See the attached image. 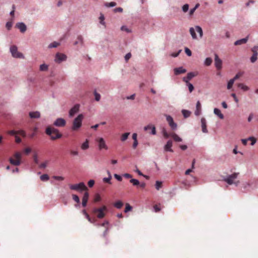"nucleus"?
<instances>
[{
    "label": "nucleus",
    "mask_w": 258,
    "mask_h": 258,
    "mask_svg": "<svg viewBox=\"0 0 258 258\" xmlns=\"http://www.w3.org/2000/svg\"><path fill=\"white\" fill-rule=\"evenodd\" d=\"M107 212V208L104 205L99 208H94L92 210V213L96 215V216H97V218L99 219L104 218Z\"/></svg>",
    "instance_id": "obj_1"
},
{
    "label": "nucleus",
    "mask_w": 258,
    "mask_h": 258,
    "mask_svg": "<svg viewBox=\"0 0 258 258\" xmlns=\"http://www.w3.org/2000/svg\"><path fill=\"white\" fill-rule=\"evenodd\" d=\"M45 133H46V135L48 136H50V137H51V139L52 140L59 139L62 136V135H61V134L58 132L57 129L54 127H47L46 130H45Z\"/></svg>",
    "instance_id": "obj_2"
},
{
    "label": "nucleus",
    "mask_w": 258,
    "mask_h": 258,
    "mask_svg": "<svg viewBox=\"0 0 258 258\" xmlns=\"http://www.w3.org/2000/svg\"><path fill=\"white\" fill-rule=\"evenodd\" d=\"M83 119V115L82 114H80L73 120L72 122V130L74 131H78L79 128L82 125V120Z\"/></svg>",
    "instance_id": "obj_3"
},
{
    "label": "nucleus",
    "mask_w": 258,
    "mask_h": 258,
    "mask_svg": "<svg viewBox=\"0 0 258 258\" xmlns=\"http://www.w3.org/2000/svg\"><path fill=\"white\" fill-rule=\"evenodd\" d=\"M238 175L239 173H234L233 174H231L224 178V181L227 182L229 185H232L234 184L236 186H237L239 183V180L234 181V180L237 178V176Z\"/></svg>",
    "instance_id": "obj_4"
},
{
    "label": "nucleus",
    "mask_w": 258,
    "mask_h": 258,
    "mask_svg": "<svg viewBox=\"0 0 258 258\" xmlns=\"http://www.w3.org/2000/svg\"><path fill=\"white\" fill-rule=\"evenodd\" d=\"M21 158H22V154L20 152H16L13 155V157L9 159V161L13 166H19L21 164Z\"/></svg>",
    "instance_id": "obj_5"
},
{
    "label": "nucleus",
    "mask_w": 258,
    "mask_h": 258,
    "mask_svg": "<svg viewBox=\"0 0 258 258\" xmlns=\"http://www.w3.org/2000/svg\"><path fill=\"white\" fill-rule=\"evenodd\" d=\"M69 188H70L71 190L78 192L87 190V187L83 182H80L79 184H69Z\"/></svg>",
    "instance_id": "obj_6"
},
{
    "label": "nucleus",
    "mask_w": 258,
    "mask_h": 258,
    "mask_svg": "<svg viewBox=\"0 0 258 258\" xmlns=\"http://www.w3.org/2000/svg\"><path fill=\"white\" fill-rule=\"evenodd\" d=\"M10 52H11L12 55L13 57L23 58V54L18 51L17 47L15 45H13L10 47Z\"/></svg>",
    "instance_id": "obj_7"
},
{
    "label": "nucleus",
    "mask_w": 258,
    "mask_h": 258,
    "mask_svg": "<svg viewBox=\"0 0 258 258\" xmlns=\"http://www.w3.org/2000/svg\"><path fill=\"white\" fill-rule=\"evenodd\" d=\"M251 52H252V56L250 58V62L254 63L257 60V56H258V46L257 45L251 48Z\"/></svg>",
    "instance_id": "obj_8"
},
{
    "label": "nucleus",
    "mask_w": 258,
    "mask_h": 258,
    "mask_svg": "<svg viewBox=\"0 0 258 258\" xmlns=\"http://www.w3.org/2000/svg\"><path fill=\"white\" fill-rule=\"evenodd\" d=\"M96 142L98 143L99 149H107V146L105 145V141L102 138H96Z\"/></svg>",
    "instance_id": "obj_9"
},
{
    "label": "nucleus",
    "mask_w": 258,
    "mask_h": 258,
    "mask_svg": "<svg viewBox=\"0 0 258 258\" xmlns=\"http://www.w3.org/2000/svg\"><path fill=\"white\" fill-rule=\"evenodd\" d=\"M9 135L11 136H16L18 135L21 136L23 138H25L26 137V133H25V132L24 130H18V131H14V130H11L9 131Z\"/></svg>",
    "instance_id": "obj_10"
},
{
    "label": "nucleus",
    "mask_w": 258,
    "mask_h": 258,
    "mask_svg": "<svg viewBox=\"0 0 258 258\" xmlns=\"http://www.w3.org/2000/svg\"><path fill=\"white\" fill-rule=\"evenodd\" d=\"M165 117H166V120H167L169 126H170L172 130H175L177 127V124L173 120L172 117L167 115H165Z\"/></svg>",
    "instance_id": "obj_11"
},
{
    "label": "nucleus",
    "mask_w": 258,
    "mask_h": 258,
    "mask_svg": "<svg viewBox=\"0 0 258 258\" xmlns=\"http://www.w3.org/2000/svg\"><path fill=\"white\" fill-rule=\"evenodd\" d=\"M67 56L64 54L57 53L55 55V59H54V61L60 63L61 61L65 60Z\"/></svg>",
    "instance_id": "obj_12"
},
{
    "label": "nucleus",
    "mask_w": 258,
    "mask_h": 258,
    "mask_svg": "<svg viewBox=\"0 0 258 258\" xmlns=\"http://www.w3.org/2000/svg\"><path fill=\"white\" fill-rule=\"evenodd\" d=\"M215 66L217 70L220 71L222 68V60L217 54H215Z\"/></svg>",
    "instance_id": "obj_13"
},
{
    "label": "nucleus",
    "mask_w": 258,
    "mask_h": 258,
    "mask_svg": "<svg viewBox=\"0 0 258 258\" xmlns=\"http://www.w3.org/2000/svg\"><path fill=\"white\" fill-rule=\"evenodd\" d=\"M80 108V105L78 104H75L72 109L69 110V117H72L75 115L76 113H78L79 111V109Z\"/></svg>",
    "instance_id": "obj_14"
},
{
    "label": "nucleus",
    "mask_w": 258,
    "mask_h": 258,
    "mask_svg": "<svg viewBox=\"0 0 258 258\" xmlns=\"http://www.w3.org/2000/svg\"><path fill=\"white\" fill-rule=\"evenodd\" d=\"M65 124H66V121L61 118L56 119L54 122V125L55 126H64Z\"/></svg>",
    "instance_id": "obj_15"
},
{
    "label": "nucleus",
    "mask_w": 258,
    "mask_h": 258,
    "mask_svg": "<svg viewBox=\"0 0 258 258\" xmlns=\"http://www.w3.org/2000/svg\"><path fill=\"white\" fill-rule=\"evenodd\" d=\"M172 147V142L171 140H168L165 146H164V150L165 152H172L173 150L171 149Z\"/></svg>",
    "instance_id": "obj_16"
},
{
    "label": "nucleus",
    "mask_w": 258,
    "mask_h": 258,
    "mask_svg": "<svg viewBox=\"0 0 258 258\" xmlns=\"http://www.w3.org/2000/svg\"><path fill=\"white\" fill-rule=\"evenodd\" d=\"M89 198V194L87 192H85L84 194V196H83L82 198V206L83 207H85L87 206V201H88Z\"/></svg>",
    "instance_id": "obj_17"
},
{
    "label": "nucleus",
    "mask_w": 258,
    "mask_h": 258,
    "mask_svg": "<svg viewBox=\"0 0 258 258\" xmlns=\"http://www.w3.org/2000/svg\"><path fill=\"white\" fill-rule=\"evenodd\" d=\"M186 70L181 67L176 68L175 69H174V73H175V75H179L180 74H184Z\"/></svg>",
    "instance_id": "obj_18"
},
{
    "label": "nucleus",
    "mask_w": 258,
    "mask_h": 258,
    "mask_svg": "<svg viewBox=\"0 0 258 258\" xmlns=\"http://www.w3.org/2000/svg\"><path fill=\"white\" fill-rule=\"evenodd\" d=\"M16 27L19 29V30H20V32L22 33H24L26 31V26H25L23 23H18L16 24Z\"/></svg>",
    "instance_id": "obj_19"
},
{
    "label": "nucleus",
    "mask_w": 258,
    "mask_h": 258,
    "mask_svg": "<svg viewBox=\"0 0 258 258\" xmlns=\"http://www.w3.org/2000/svg\"><path fill=\"white\" fill-rule=\"evenodd\" d=\"M148 130H151V134L153 135H155L156 134L155 127L153 125H147V126L144 127V131H148Z\"/></svg>",
    "instance_id": "obj_20"
},
{
    "label": "nucleus",
    "mask_w": 258,
    "mask_h": 258,
    "mask_svg": "<svg viewBox=\"0 0 258 258\" xmlns=\"http://www.w3.org/2000/svg\"><path fill=\"white\" fill-rule=\"evenodd\" d=\"M29 115L32 119L39 118H40V112L38 111L30 112Z\"/></svg>",
    "instance_id": "obj_21"
},
{
    "label": "nucleus",
    "mask_w": 258,
    "mask_h": 258,
    "mask_svg": "<svg viewBox=\"0 0 258 258\" xmlns=\"http://www.w3.org/2000/svg\"><path fill=\"white\" fill-rule=\"evenodd\" d=\"M201 123H202V132L204 133H207V125H206V119L204 117H202V119H201Z\"/></svg>",
    "instance_id": "obj_22"
},
{
    "label": "nucleus",
    "mask_w": 258,
    "mask_h": 258,
    "mask_svg": "<svg viewBox=\"0 0 258 258\" xmlns=\"http://www.w3.org/2000/svg\"><path fill=\"white\" fill-rule=\"evenodd\" d=\"M247 40H248L247 37L242 38L241 39H239V40L236 41L235 42H234V45L236 46H237V45H240L241 44H244V43H246Z\"/></svg>",
    "instance_id": "obj_23"
},
{
    "label": "nucleus",
    "mask_w": 258,
    "mask_h": 258,
    "mask_svg": "<svg viewBox=\"0 0 258 258\" xmlns=\"http://www.w3.org/2000/svg\"><path fill=\"white\" fill-rule=\"evenodd\" d=\"M201 103H200L199 101L197 102V104H196V110L195 111V114L197 116H199L201 114Z\"/></svg>",
    "instance_id": "obj_24"
},
{
    "label": "nucleus",
    "mask_w": 258,
    "mask_h": 258,
    "mask_svg": "<svg viewBox=\"0 0 258 258\" xmlns=\"http://www.w3.org/2000/svg\"><path fill=\"white\" fill-rule=\"evenodd\" d=\"M214 113L217 115L221 119H223L224 117L223 114L221 113V111L218 108H215V109H214Z\"/></svg>",
    "instance_id": "obj_25"
},
{
    "label": "nucleus",
    "mask_w": 258,
    "mask_h": 258,
    "mask_svg": "<svg viewBox=\"0 0 258 258\" xmlns=\"http://www.w3.org/2000/svg\"><path fill=\"white\" fill-rule=\"evenodd\" d=\"M171 137L173 138L174 141H175L176 142H181V139L173 132L171 133Z\"/></svg>",
    "instance_id": "obj_26"
},
{
    "label": "nucleus",
    "mask_w": 258,
    "mask_h": 258,
    "mask_svg": "<svg viewBox=\"0 0 258 258\" xmlns=\"http://www.w3.org/2000/svg\"><path fill=\"white\" fill-rule=\"evenodd\" d=\"M107 174H108L109 176L108 177H104L103 178V181H104L105 183L111 184L110 180L112 178V176H111L110 172L109 171H107Z\"/></svg>",
    "instance_id": "obj_27"
},
{
    "label": "nucleus",
    "mask_w": 258,
    "mask_h": 258,
    "mask_svg": "<svg viewBox=\"0 0 258 258\" xmlns=\"http://www.w3.org/2000/svg\"><path fill=\"white\" fill-rule=\"evenodd\" d=\"M198 75L197 73H189L187 74V77H184V78H186L187 79V80H190L192 78Z\"/></svg>",
    "instance_id": "obj_28"
},
{
    "label": "nucleus",
    "mask_w": 258,
    "mask_h": 258,
    "mask_svg": "<svg viewBox=\"0 0 258 258\" xmlns=\"http://www.w3.org/2000/svg\"><path fill=\"white\" fill-rule=\"evenodd\" d=\"M81 148H82V149L84 150H86L87 149H88V148H89V141H88V139H87L86 141H85V142L83 143V144L82 145V147H81Z\"/></svg>",
    "instance_id": "obj_29"
},
{
    "label": "nucleus",
    "mask_w": 258,
    "mask_h": 258,
    "mask_svg": "<svg viewBox=\"0 0 258 258\" xmlns=\"http://www.w3.org/2000/svg\"><path fill=\"white\" fill-rule=\"evenodd\" d=\"M194 29L195 31H196V32H197L199 34V36H200V38H202L203 36V32L202 29H201V27L199 26H196V28H195Z\"/></svg>",
    "instance_id": "obj_30"
},
{
    "label": "nucleus",
    "mask_w": 258,
    "mask_h": 258,
    "mask_svg": "<svg viewBox=\"0 0 258 258\" xmlns=\"http://www.w3.org/2000/svg\"><path fill=\"white\" fill-rule=\"evenodd\" d=\"M237 87L241 89V90H242L244 91H247L248 90V87L244 85L243 83H239L238 84H237Z\"/></svg>",
    "instance_id": "obj_31"
},
{
    "label": "nucleus",
    "mask_w": 258,
    "mask_h": 258,
    "mask_svg": "<svg viewBox=\"0 0 258 258\" xmlns=\"http://www.w3.org/2000/svg\"><path fill=\"white\" fill-rule=\"evenodd\" d=\"M59 45H60V42L54 41V42L50 43L49 45H48V48H55Z\"/></svg>",
    "instance_id": "obj_32"
},
{
    "label": "nucleus",
    "mask_w": 258,
    "mask_h": 258,
    "mask_svg": "<svg viewBox=\"0 0 258 258\" xmlns=\"http://www.w3.org/2000/svg\"><path fill=\"white\" fill-rule=\"evenodd\" d=\"M162 135H163V137L165 139H168L169 137H171V133H168L165 130V129H163L162 130Z\"/></svg>",
    "instance_id": "obj_33"
},
{
    "label": "nucleus",
    "mask_w": 258,
    "mask_h": 258,
    "mask_svg": "<svg viewBox=\"0 0 258 258\" xmlns=\"http://www.w3.org/2000/svg\"><path fill=\"white\" fill-rule=\"evenodd\" d=\"M107 225H108V222H107V221L100 224V226H101L102 227H104L106 228V229H105V231L104 232V236H105L107 234L108 228L106 227V226H107Z\"/></svg>",
    "instance_id": "obj_34"
},
{
    "label": "nucleus",
    "mask_w": 258,
    "mask_h": 258,
    "mask_svg": "<svg viewBox=\"0 0 258 258\" xmlns=\"http://www.w3.org/2000/svg\"><path fill=\"white\" fill-rule=\"evenodd\" d=\"M212 63V59L210 57H207L205 60V65L206 66H209Z\"/></svg>",
    "instance_id": "obj_35"
},
{
    "label": "nucleus",
    "mask_w": 258,
    "mask_h": 258,
    "mask_svg": "<svg viewBox=\"0 0 258 258\" xmlns=\"http://www.w3.org/2000/svg\"><path fill=\"white\" fill-rule=\"evenodd\" d=\"M189 32L190 34H191V37H192V39H197V36L196 34L195 33V29L194 28H190Z\"/></svg>",
    "instance_id": "obj_36"
},
{
    "label": "nucleus",
    "mask_w": 258,
    "mask_h": 258,
    "mask_svg": "<svg viewBox=\"0 0 258 258\" xmlns=\"http://www.w3.org/2000/svg\"><path fill=\"white\" fill-rule=\"evenodd\" d=\"M130 182L135 186H138L139 184H140L138 180L134 178L131 179V180H130Z\"/></svg>",
    "instance_id": "obj_37"
},
{
    "label": "nucleus",
    "mask_w": 258,
    "mask_h": 258,
    "mask_svg": "<svg viewBox=\"0 0 258 258\" xmlns=\"http://www.w3.org/2000/svg\"><path fill=\"white\" fill-rule=\"evenodd\" d=\"M181 113H182V115L184 116V118H187L190 114V111L186 110H182V111H181Z\"/></svg>",
    "instance_id": "obj_38"
},
{
    "label": "nucleus",
    "mask_w": 258,
    "mask_h": 258,
    "mask_svg": "<svg viewBox=\"0 0 258 258\" xmlns=\"http://www.w3.org/2000/svg\"><path fill=\"white\" fill-rule=\"evenodd\" d=\"M47 69H48V66L45 63L40 65V67H39L40 71H47Z\"/></svg>",
    "instance_id": "obj_39"
},
{
    "label": "nucleus",
    "mask_w": 258,
    "mask_h": 258,
    "mask_svg": "<svg viewBox=\"0 0 258 258\" xmlns=\"http://www.w3.org/2000/svg\"><path fill=\"white\" fill-rule=\"evenodd\" d=\"M40 179L42 181H46L48 180L49 176L48 175H47L46 174H43L41 175Z\"/></svg>",
    "instance_id": "obj_40"
},
{
    "label": "nucleus",
    "mask_w": 258,
    "mask_h": 258,
    "mask_svg": "<svg viewBox=\"0 0 258 258\" xmlns=\"http://www.w3.org/2000/svg\"><path fill=\"white\" fill-rule=\"evenodd\" d=\"M123 205V204H122V202H121L120 201L114 203L115 207H116V208H117L118 209H120L122 207Z\"/></svg>",
    "instance_id": "obj_41"
},
{
    "label": "nucleus",
    "mask_w": 258,
    "mask_h": 258,
    "mask_svg": "<svg viewBox=\"0 0 258 258\" xmlns=\"http://www.w3.org/2000/svg\"><path fill=\"white\" fill-rule=\"evenodd\" d=\"M128 136H130L129 133H126L123 134V135H122V136H121V138H120L121 141L124 142L125 140H126V139L128 138Z\"/></svg>",
    "instance_id": "obj_42"
},
{
    "label": "nucleus",
    "mask_w": 258,
    "mask_h": 258,
    "mask_svg": "<svg viewBox=\"0 0 258 258\" xmlns=\"http://www.w3.org/2000/svg\"><path fill=\"white\" fill-rule=\"evenodd\" d=\"M234 82H235V81H234L233 80H230V81H229V82H227V89L230 90L231 89L232 85L234 83Z\"/></svg>",
    "instance_id": "obj_43"
},
{
    "label": "nucleus",
    "mask_w": 258,
    "mask_h": 258,
    "mask_svg": "<svg viewBox=\"0 0 258 258\" xmlns=\"http://www.w3.org/2000/svg\"><path fill=\"white\" fill-rule=\"evenodd\" d=\"M104 5L106 7H113L116 5V3L114 2H112L110 3H106L104 4Z\"/></svg>",
    "instance_id": "obj_44"
},
{
    "label": "nucleus",
    "mask_w": 258,
    "mask_h": 258,
    "mask_svg": "<svg viewBox=\"0 0 258 258\" xmlns=\"http://www.w3.org/2000/svg\"><path fill=\"white\" fill-rule=\"evenodd\" d=\"M100 201H101L100 196L98 194H95V196H94V202L97 203L98 202H100Z\"/></svg>",
    "instance_id": "obj_45"
},
{
    "label": "nucleus",
    "mask_w": 258,
    "mask_h": 258,
    "mask_svg": "<svg viewBox=\"0 0 258 258\" xmlns=\"http://www.w3.org/2000/svg\"><path fill=\"white\" fill-rule=\"evenodd\" d=\"M72 199H73V200L75 201V202H76L77 204L80 203V199H79L78 196H77L76 195H72Z\"/></svg>",
    "instance_id": "obj_46"
},
{
    "label": "nucleus",
    "mask_w": 258,
    "mask_h": 258,
    "mask_svg": "<svg viewBox=\"0 0 258 258\" xmlns=\"http://www.w3.org/2000/svg\"><path fill=\"white\" fill-rule=\"evenodd\" d=\"M48 164V161H46L44 162L41 163L40 165H39V168L41 169H44L47 167Z\"/></svg>",
    "instance_id": "obj_47"
},
{
    "label": "nucleus",
    "mask_w": 258,
    "mask_h": 258,
    "mask_svg": "<svg viewBox=\"0 0 258 258\" xmlns=\"http://www.w3.org/2000/svg\"><path fill=\"white\" fill-rule=\"evenodd\" d=\"M162 184V183L160 181H157L156 182V190H159V189L161 187V185Z\"/></svg>",
    "instance_id": "obj_48"
},
{
    "label": "nucleus",
    "mask_w": 258,
    "mask_h": 258,
    "mask_svg": "<svg viewBox=\"0 0 258 258\" xmlns=\"http://www.w3.org/2000/svg\"><path fill=\"white\" fill-rule=\"evenodd\" d=\"M242 75V73H239L238 74H237V75H235V76H234V78L231 79V80H234V81H236L238 79H239V78H240Z\"/></svg>",
    "instance_id": "obj_49"
},
{
    "label": "nucleus",
    "mask_w": 258,
    "mask_h": 258,
    "mask_svg": "<svg viewBox=\"0 0 258 258\" xmlns=\"http://www.w3.org/2000/svg\"><path fill=\"white\" fill-rule=\"evenodd\" d=\"M184 52H185V54H186L188 56H190L191 55V51L187 47L184 48Z\"/></svg>",
    "instance_id": "obj_50"
},
{
    "label": "nucleus",
    "mask_w": 258,
    "mask_h": 258,
    "mask_svg": "<svg viewBox=\"0 0 258 258\" xmlns=\"http://www.w3.org/2000/svg\"><path fill=\"white\" fill-rule=\"evenodd\" d=\"M132 207L129 204H126V207H125V210H124V212L127 213L129 211L131 210Z\"/></svg>",
    "instance_id": "obj_51"
},
{
    "label": "nucleus",
    "mask_w": 258,
    "mask_h": 258,
    "mask_svg": "<svg viewBox=\"0 0 258 258\" xmlns=\"http://www.w3.org/2000/svg\"><path fill=\"white\" fill-rule=\"evenodd\" d=\"M188 8L189 5L186 4L182 6V10L184 12H186L188 10Z\"/></svg>",
    "instance_id": "obj_52"
},
{
    "label": "nucleus",
    "mask_w": 258,
    "mask_h": 258,
    "mask_svg": "<svg viewBox=\"0 0 258 258\" xmlns=\"http://www.w3.org/2000/svg\"><path fill=\"white\" fill-rule=\"evenodd\" d=\"M94 96H95L96 101H99V100L100 99V95H99V93H97L96 91L94 92Z\"/></svg>",
    "instance_id": "obj_53"
},
{
    "label": "nucleus",
    "mask_w": 258,
    "mask_h": 258,
    "mask_svg": "<svg viewBox=\"0 0 258 258\" xmlns=\"http://www.w3.org/2000/svg\"><path fill=\"white\" fill-rule=\"evenodd\" d=\"M99 23L105 26L104 17H99Z\"/></svg>",
    "instance_id": "obj_54"
},
{
    "label": "nucleus",
    "mask_w": 258,
    "mask_h": 258,
    "mask_svg": "<svg viewBox=\"0 0 258 258\" xmlns=\"http://www.w3.org/2000/svg\"><path fill=\"white\" fill-rule=\"evenodd\" d=\"M187 87H188V90H189V92H192L193 90H194L193 85L190 83H187Z\"/></svg>",
    "instance_id": "obj_55"
},
{
    "label": "nucleus",
    "mask_w": 258,
    "mask_h": 258,
    "mask_svg": "<svg viewBox=\"0 0 258 258\" xmlns=\"http://www.w3.org/2000/svg\"><path fill=\"white\" fill-rule=\"evenodd\" d=\"M53 178L58 180V181H62L63 180V176H53Z\"/></svg>",
    "instance_id": "obj_56"
},
{
    "label": "nucleus",
    "mask_w": 258,
    "mask_h": 258,
    "mask_svg": "<svg viewBox=\"0 0 258 258\" xmlns=\"http://www.w3.org/2000/svg\"><path fill=\"white\" fill-rule=\"evenodd\" d=\"M248 140H249V141H251V145H254V144H255V139L254 138L249 137V138H248Z\"/></svg>",
    "instance_id": "obj_57"
},
{
    "label": "nucleus",
    "mask_w": 258,
    "mask_h": 258,
    "mask_svg": "<svg viewBox=\"0 0 258 258\" xmlns=\"http://www.w3.org/2000/svg\"><path fill=\"white\" fill-rule=\"evenodd\" d=\"M88 186L90 187H93V185H94V180L93 179H91L88 182Z\"/></svg>",
    "instance_id": "obj_58"
},
{
    "label": "nucleus",
    "mask_w": 258,
    "mask_h": 258,
    "mask_svg": "<svg viewBox=\"0 0 258 258\" xmlns=\"http://www.w3.org/2000/svg\"><path fill=\"white\" fill-rule=\"evenodd\" d=\"M12 23L11 22H9L7 23V24H6V27H7V29L10 30V29L12 28Z\"/></svg>",
    "instance_id": "obj_59"
},
{
    "label": "nucleus",
    "mask_w": 258,
    "mask_h": 258,
    "mask_svg": "<svg viewBox=\"0 0 258 258\" xmlns=\"http://www.w3.org/2000/svg\"><path fill=\"white\" fill-rule=\"evenodd\" d=\"M114 178L116 179L118 181H121L122 180L121 176L117 174H114Z\"/></svg>",
    "instance_id": "obj_60"
},
{
    "label": "nucleus",
    "mask_w": 258,
    "mask_h": 258,
    "mask_svg": "<svg viewBox=\"0 0 258 258\" xmlns=\"http://www.w3.org/2000/svg\"><path fill=\"white\" fill-rule=\"evenodd\" d=\"M122 11H123V9L121 7H118V8H115V9H113V12H115V13H116V12H122Z\"/></svg>",
    "instance_id": "obj_61"
},
{
    "label": "nucleus",
    "mask_w": 258,
    "mask_h": 258,
    "mask_svg": "<svg viewBox=\"0 0 258 258\" xmlns=\"http://www.w3.org/2000/svg\"><path fill=\"white\" fill-rule=\"evenodd\" d=\"M131 57V53H128L127 54H126V55H125V57H124V58H125V60H126V61H127Z\"/></svg>",
    "instance_id": "obj_62"
},
{
    "label": "nucleus",
    "mask_w": 258,
    "mask_h": 258,
    "mask_svg": "<svg viewBox=\"0 0 258 258\" xmlns=\"http://www.w3.org/2000/svg\"><path fill=\"white\" fill-rule=\"evenodd\" d=\"M15 140H16L17 143H20L22 142V140L18 136H15Z\"/></svg>",
    "instance_id": "obj_63"
},
{
    "label": "nucleus",
    "mask_w": 258,
    "mask_h": 258,
    "mask_svg": "<svg viewBox=\"0 0 258 258\" xmlns=\"http://www.w3.org/2000/svg\"><path fill=\"white\" fill-rule=\"evenodd\" d=\"M123 177L126 178H132V175L129 173H125L123 174Z\"/></svg>",
    "instance_id": "obj_64"
}]
</instances>
